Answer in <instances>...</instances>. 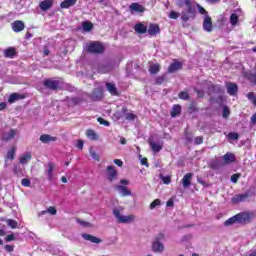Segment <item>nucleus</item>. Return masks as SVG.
I'll list each match as a JSON object with an SVG mask.
<instances>
[{"instance_id":"1","label":"nucleus","mask_w":256,"mask_h":256,"mask_svg":"<svg viewBox=\"0 0 256 256\" xmlns=\"http://www.w3.org/2000/svg\"><path fill=\"white\" fill-rule=\"evenodd\" d=\"M177 7H185V10H182L181 12V21L183 23H186L190 20H195L197 16V10L201 15H205V17L208 16L207 10H205V8H203V6L200 4H195L192 0H177Z\"/></svg>"},{"instance_id":"2","label":"nucleus","mask_w":256,"mask_h":256,"mask_svg":"<svg viewBox=\"0 0 256 256\" xmlns=\"http://www.w3.org/2000/svg\"><path fill=\"white\" fill-rule=\"evenodd\" d=\"M255 218V213L251 211H243L241 213L235 214L234 216L228 218L224 221V226L229 227L238 223L239 225H248L252 222V219Z\"/></svg>"},{"instance_id":"3","label":"nucleus","mask_w":256,"mask_h":256,"mask_svg":"<svg viewBox=\"0 0 256 256\" xmlns=\"http://www.w3.org/2000/svg\"><path fill=\"white\" fill-rule=\"evenodd\" d=\"M62 85H64L62 79H46L43 81L44 88L52 91L62 90Z\"/></svg>"},{"instance_id":"4","label":"nucleus","mask_w":256,"mask_h":256,"mask_svg":"<svg viewBox=\"0 0 256 256\" xmlns=\"http://www.w3.org/2000/svg\"><path fill=\"white\" fill-rule=\"evenodd\" d=\"M112 214H114V217L115 219H117V222L119 224H130L132 222H135V217L133 215L122 216L120 210H118L117 208H114L112 210Z\"/></svg>"},{"instance_id":"5","label":"nucleus","mask_w":256,"mask_h":256,"mask_svg":"<svg viewBox=\"0 0 256 256\" xmlns=\"http://www.w3.org/2000/svg\"><path fill=\"white\" fill-rule=\"evenodd\" d=\"M87 52L89 54H103L105 52V47L101 42L93 41L87 44Z\"/></svg>"},{"instance_id":"6","label":"nucleus","mask_w":256,"mask_h":256,"mask_svg":"<svg viewBox=\"0 0 256 256\" xmlns=\"http://www.w3.org/2000/svg\"><path fill=\"white\" fill-rule=\"evenodd\" d=\"M118 177V171L115 169L114 166H107L106 168V178L107 181L113 183L115 179Z\"/></svg>"},{"instance_id":"7","label":"nucleus","mask_w":256,"mask_h":256,"mask_svg":"<svg viewBox=\"0 0 256 256\" xmlns=\"http://www.w3.org/2000/svg\"><path fill=\"white\" fill-rule=\"evenodd\" d=\"M147 32L149 36L155 37L156 35L161 34V27L159 26V24L151 23L148 26Z\"/></svg>"},{"instance_id":"8","label":"nucleus","mask_w":256,"mask_h":256,"mask_svg":"<svg viewBox=\"0 0 256 256\" xmlns=\"http://www.w3.org/2000/svg\"><path fill=\"white\" fill-rule=\"evenodd\" d=\"M81 237L85 241H90L93 244H101L102 243L101 238H98L96 236H92L91 234H88V233H82Z\"/></svg>"},{"instance_id":"9","label":"nucleus","mask_w":256,"mask_h":256,"mask_svg":"<svg viewBox=\"0 0 256 256\" xmlns=\"http://www.w3.org/2000/svg\"><path fill=\"white\" fill-rule=\"evenodd\" d=\"M212 19L210 16H205L204 21H202V29H204L205 32H212Z\"/></svg>"},{"instance_id":"10","label":"nucleus","mask_w":256,"mask_h":256,"mask_svg":"<svg viewBox=\"0 0 256 256\" xmlns=\"http://www.w3.org/2000/svg\"><path fill=\"white\" fill-rule=\"evenodd\" d=\"M130 13H144L145 8L143 5H140L138 2H133L129 6Z\"/></svg>"},{"instance_id":"11","label":"nucleus","mask_w":256,"mask_h":256,"mask_svg":"<svg viewBox=\"0 0 256 256\" xmlns=\"http://www.w3.org/2000/svg\"><path fill=\"white\" fill-rule=\"evenodd\" d=\"M25 98H27V96L25 94L12 93L9 96L8 103L13 104L16 101L24 100Z\"/></svg>"},{"instance_id":"12","label":"nucleus","mask_w":256,"mask_h":256,"mask_svg":"<svg viewBox=\"0 0 256 256\" xmlns=\"http://www.w3.org/2000/svg\"><path fill=\"white\" fill-rule=\"evenodd\" d=\"M16 136V130L15 129H10L9 132H3L1 136V140L3 142H9Z\"/></svg>"},{"instance_id":"13","label":"nucleus","mask_w":256,"mask_h":256,"mask_svg":"<svg viewBox=\"0 0 256 256\" xmlns=\"http://www.w3.org/2000/svg\"><path fill=\"white\" fill-rule=\"evenodd\" d=\"M102 98H103V90L101 88H95L91 94L92 101H101Z\"/></svg>"},{"instance_id":"14","label":"nucleus","mask_w":256,"mask_h":256,"mask_svg":"<svg viewBox=\"0 0 256 256\" xmlns=\"http://www.w3.org/2000/svg\"><path fill=\"white\" fill-rule=\"evenodd\" d=\"M180 70H182V63L180 61H176L174 63H171L170 66H168L167 73L171 74Z\"/></svg>"},{"instance_id":"15","label":"nucleus","mask_w":256,"mask_h":256,"mask_svg":"<svg viewBox=\"0 0 256 256\" xmlns=\"http://www.w3.org/2000/svg\"><path fill=\"white\" fill-rule=\"evenodd\" d=\"M248 198H249V192H247L245 194L235 195L231 199V201H232V204H238V203L246 201Z\"/></svg>"},{"instance_id":"16","label":"nucleus","mask_w":256,"mask_h":256,"mask_svg":"<svg viewBox=\"0 0 256 256\" xmlns=\"http://www.w3.org/2000/svg\"><path fill=\"white\" fill-rule=\"evenodd\" d=\"M13 32L19 33L22 32L25 29V24L23 21L17 20L14 21L12 24Z\"/></svg>"},{"instance_id":"17","label":"nucleus","mask_w":256,"mask_h":256,"mask_svg":"<svg viewBox=\"0 0 256 256\" xmlns=\"http://www.w3.org/2000/svg\"><path fill=\"white\" fill-rule=\"evenodd\" d=\"M228 95L235 96L238 93V85L235 83H227L226 85Z\"/></svg>"},{"instance_id":"18","label":"nucleus","mask_w":256,"mask_h":256,"mask_svg":"<svg viewBox=\"0 0 256 256\" xmlns=\"http://www.w3.org/2000/svg\"><path fill=\"white\" fill-rule=\"evenodd\" d=\"M193 178V173H186L182 178V186L183 188H188L191 186V181Z\"/></svg>"},{"instance_id":"19","label":"nucleus","mask_w":256,"mask_h":256,"mask_svg":"<svg viewBox=\"0 0 256 256\" xmlns=\"http://www.w3.org/2000/svg\"><path fill=\"white\" fill-rule=\"evenodd\" d=\"M40 142H42L43 144H49L50 142H56L57 141V137H52L49 134H42V136H40Z\"/></svg>"},{"instance_id":"20","label":"nucleus","mask_w":256,"mask_h":256,"mask_svg":"<svg viewBox=\"0 0 256 256\" xmlns=\"http://www.w3.org/2000/svg\"><path fill=\"white\" fill-rule=\"evenodd\" d=\"M40 10L47 11L53 7V0H44L39 3Z\"/></svg>"},{"instance_id":"21","label":"nucleus","mask_w":256,"mask_h":256,"mask_svg":"<svg viewBox=\"0 0 256 256\" xmlns=\"http://www.w3.org/2000/svg\"><path fill=\"white\" fill-rule=\"evenodd\" d=\"M165 250V246L158 241L152 243V251L155 253H161Z\"/></svg>"},{"instance_id":"22","label":"nucleus","mask_w":256,"mask_h":256,"mask_svg":"<svg viewBox=\"0 0 256 256\" xmlns=\"http://www.w3.org/2000/svg\"><path fill=\"white\" fill-rule=\"evenodd\" d=\"M134 31L140 35H144L145 33H147L148 28L144 26L143 23H137L136 25H134Z\"/></svg>"},{"instance_id":"23","label":"nucleus","mask_w":256,"mask_h":256,"mask_svg":"<svg viewBox=\"0 0 256 256\" xmlns=\"http://www.w3.org/2000/svg\"><path fill=\"white\" fill-rule=\"evenodd\" d=\"M106 89H107L108 93H110L112 96H118V95H120V94L118 93V90H117V88L115 87V85H114L113 83H111V82H107V83H106Z\"/></svg>"},{"instance_id":"24","label":"nucleus","mask_w":256,"mask_h":256,"mask_svg":"<svg viewBox=\"0 0 256 256\" xmlns=\"http://www.w3.org/2000/svg\"><path fill=\"white\" fill-rule=\"evenodd\" d=\"M77 0H63L60 4L61 9H69L70 7L75 6Z\"/></svg>"},{"instance_id":"25","label":"nucleus","mask_w":256,"mask_h":256,"mask_svg":"<svg viewBox=\"0 0 256 256\" xmlns=\"http://www.w3.org/2000/svg\"><path fill=\"white\" fill-rule=\"evenodd\" d=\"M47 167H48V170H47L48 181H52L53 180V172H54V169H55V164L53 162H48Z\"/></svg>"},{"instance_id":"26","label":"nucleus","mask_w":256,"mask_h":256,"mask_svg":"<svg viewBox=\"0 0 256 256\" xmlns=\"http://www.w3.org/2000/svg\"><path fill=\"white\" fill-rule=\"evenodd\" d=\"M149 147H151V151L153 153H159L162 151V148H163L162 145H159L158 143L152 140L149 141Z\"/></svg>"},{"instance_id":"27","label":"nucleus","mask_w":256,"mask_h":256,"mask_svg":"<svg viewBox=\"0 0 256 256\" xmlns=\"http://www.w3.org/2000/svg\"><path fill=\"white\" fill-rule=\"evenodd\" d=\"M16 55V49L13 47H9L8 49H5L3 52V56L6 58L13 59Z\"/></svg>"},{"instance_id":"28","label":"nucleus","mask_w":256,"mask_h":256,"mask_svg":"<svg viewBox=\"0 0 256 256\" xmlns=\"http://www.w3.org/2000/svg\"><path fill=\"white\" fill-rule=\"evenodd\" d=\"M180 114H181V106L178 104H175L174 106H172V110L170 112L171 117L174 118Z\"/></svg>"},{"instance_id":"29","label":"nucleus","mask_w":256,"mask_h":256,"mask_svg":"<svg viewBox=\"0 0 256 256\" xmlns=\"http://www.w3.org/2000/svg\"><path fill=\"white\" fill-rule=\"evenodd\" d=\"M223 161L224 163L226 164H231V163H234L235 162V156L234 154H231V153H227V154H224L223 156Z\"/></svg>"},{"instance_id":"30","label":"nucleus","mask_w":256,"mask_h":256,"mask_svg":"<svg viewBox=\"0 0 256 256\" xmlns=\"http://www.w3.org/2000/svg\"><path fill=\"white\" fill-rule=\"evenodd\" d=\"M117 189L121 192L122 197L131 196L132 192L126 186H117Z\"/></svg>"},{"instance_id":"31","label":"nucleus","mask_w":256,"mask_h":256,"mask_svg":"<svg viewBox=\"0 0 256 256\" xmlns=\"http://www.w3.org/2000/svg\"><path fill=\"white\" fill-rule=\"evenodd\" d=\"M160 71H161V65H159L158 63L152 64L151 66H149V73H151L152 75H155Z\"/></svg>"},{"instance_id":"32","label":"nucleus","mask_w":256,"mask_h":256,"mask_svg":"<svg viewBox=\"0 0 256 256\" xmlns=\"http://www.w3.org/2000/svg\"><path fill=\"white\" fill-rule=\"evenodd\" d=\"M32 159L31 152L25 153V155L20 157V164H27L29 160Z\"/></svg>"},{"instance_id":"33","label":"nucleus","mask_w":256,"mask_h":256,"mask_svg":"<svg viewBox=\"0 0 256 256\" xmlns=\"http://www.w3.org/2000/svg\"><path fill=\"white\" fill-rule=\"evenodd\" d=\"M86 135L92 141L98 140V134L93 129H88Z\"/></svg>"},{"instance_id":"34","label":"nucleus","mask_w":256,"mask_h":256,"mask_svg":"<svg viewBox=\"0 0 256 256\" xmlns=\"http://www.w3.org/2000/svg\"><path fill=\"white\" fill-rule=\"evenodd\" d=\"M94 28V24L91 22H82V30L84 32H90Z\"/></svg>"},{"instance_id":"35","label":"nucleus","mask_w":256,"mask_h":256,"mask_svg":"<svg viewBox=\"0 0 256 256\" xmlns=\"http://www.w3.org/2000/svg\"><path fill=\"white\" fill-rule=\"evenodd\" d=\"M15 154H16V147L13 146L8 151V154L6 155V160H14L15 159Z\"/></svg>"},{"instance_id":"36","label":"nucleus","mask_w":256,"mask_h":256,"mask_svg":"<svg viewBox=\"0 0 256 256\" xmlns=\"http://www.w3.org/2000/svg\"><path fill=\"white\" fill-rule=\"evenodd\" d=\"M178 98L183 101H188L191 97L189 96L188 92L182 91V92H179Z\"/></svg>"},{"instance_id":"37","label":"nucleus","mask_w":256,"mask_h":256,"mask_svg":"<svg viewBox=\"0 0 256 256\" xmlns=\"http://www.w3.org/2000/svg\"><path fill=\"white\" fill-rule=\"evenodd\" d=\"M181 13H178L175 10H171V12L168 14V18L172 20H177L180 17Z\"/></svg>"},{"instance_id":"38","label":"nucleus","mask_w":256,"mask_h":256,"mask_svg":"<svg viewBox=\"0 0 256 256\" xmlns=\"http://www.w3.org/2000/svg\"><path fill=\"white\" fill-rule=\"evenodd\" d=\"M239 138L240 136L237 132H230L227 134V139H230L232 141L238 140Z\"/></svg>"},{"instance_id":"39","label":"nucleus","mask_w":256,"mask_h":256,"mask_svg":"<svg viewBox=\"0 0 256 256\" xmlns=\"http://www.w3.org/2000/svg\"><path fill=\"white\" fill-rule=\"evenodd\" d=\"M249 101H252L253 105L256 107V95L253 92H250L246 95Z\"/></svg>"},{"instance_id":"40","label":"nucleus","mask_w":256,"mask_h":256,"mask_svg":"<svg viewBox=\"0 0 256 256\" xmlns=\"http://www.w3.org/2000/svg\"><path fill=\"white\" fill-rule=\"evenodd\" d=\"M230 23H231L232 26L237 25V23H238V16H237V14H235V13L231 14V16H230Z\"/></svg>"},{"instance_id":"41","label":"nucleus","mask_w":256,"mask_h":256,"mask_svg":"<svg viewBox=\"0 0 256 256\" xmlns=\"http://www.w3.org/2000/svg\"><path fill=\"white\" fill-rule=\"evenodd\" d=\"M188 111H189L190 114H192V113H195V112H199V108L196 106L195 103H192V104L189 105Z\"/></svg>"},{"instance_id":"42","label":"nucleus","mask_w":256,"mask_h":256,"mask_svg":"<svg viewBox=\"0 0 256 256\" xmlns=\"http://www.w3.org/2000/svg\"><path fill=\"white\" fill-rule=\"evenodd\" d=\"M166 81V75L158 76V78L155 79V84L156 85H162L163 82Z\"/></svg>"},{"instance_id":"43","label":"nucleus","mask_w":256,"mask_h":256,"mask_svg":"<svg viewBox=\"0 0 256 256\" xmlns=\"http://www.w3.org/2000/svg\"><path fill=\"white\" fill-rule=\"evenodd\" d=\"M161 205V200L159 199H155L153 200V202L151 203V205H149V208L151 210H154L157 206Z\"/></svg>"},{"instance_id":"44","label":"nucleus","mask_w":256,"mask_h":256,"mask_svg":"<svg viewBox=\"0 0 256 256\" xmlns=\"http://www.w3.org/2000/svg\"><path fill=\"white\" fill-rule=\"evenodd\" d=\"M6 223H8V226L12 229H16L17 226H18V224L15 220L9 219V220L6 221Z\"/></svg>"},{"instance_id":"45","label":"nucleus","mask_w":256,"mask_h":256,"mask_svg":"<svg viewBox=\"0 0 256 256\" xmlns=\"http://www.w3.org/2000/svg\"><path fill=\"white\" fill-rule=\"evenodd\" d=\"M223 118L227 119L230 116V110L227 106L223 107V112H222Z\"/></svg>"},{"instance_id":"46","label":"nucleus","mask_w":256,"mask_h":256,"mask_svg":"<svg viewBox=\"0 0 256 256\" xmlns=\"http://www.w3.org/2000/svg\"><path fill=\"white\" fill-rule=\"evenodd\" d=\"M197 183L200 184L204 188H209L211 186L210 183L203 181L201 178H197Z\"/></svg>"},{"instance_id":"47","label":"nucleus","mask_w":256,"mask_h":256,"mask_svg":"<svg viewBox=\"0 0 256 256\" xmlns=\"http://www.w3.org/2000/svg\"><path fill=\"white\" fill-rule=\"evenodd\" d=\"M240 178H241V174L240 173H236V174L231 176L230 181L232 183H237L238 179H240Z\"/></svg>"},{"instance_id":"48","label":"nucleus","mask_w":256,"mask_h":256,"mask_svg":"<svg viewBox=\"0 0 256 256\" xmlns=\"http://www.w3.org/2000/svg\"><path fill=\"white\" fill-rule=\"evenodd\" d=\"M21 185L24 187H30L31 186V181L28 178H23L21 180Z\"/></svg>"},{"instance_id":"49","label":"nucleus","mask_w":256,"mask_h":256,"mask_svg":"<svg viewBox=\"0 0 256 256\" xmlns=\"http://www.w3.org/2000/svg\"><path fill=\"white\" fill-rule=\"evenodd\" d=\"M136 117L137 116L135 114H133V113H126L125 114V119L129 120V121H134L136 119Z\"/></svg>"},{"instance_id":"50","label":"nucleus","mask_w":256,"mask_h":256,"mask_svg":"<svg viewBox=\"0 0 256 256\" xmlns=\"http://www.w3.org/2000/svg\"><path fill=\"white\" fill-rule=\"evenodd\" d=\"M98 123H100V125H104L106 127L110 126V122L105 120V119H103V118H101V117L98 118Z\"/></svg>"},{"instance_id":"51","label":"nucleus","mask_w":256,"mask_h":256,"mask_svg":"<svg viewBox=\"0 0 256 256\" xmlns=\"http://www.w3.org/2000/svg\"><path fill=\"white\" fill-rule=\"evenodd\" d=\"M203 142H204V139L202 136H198V137L194 138V144H196V145H201V144H203Z\"/></svg>"},{"instance_id":"52","label":"nucleus","mask_w":256,"mask_h":256,"mask_svg":"<svg viewBox=\"0 0 256 256\" xmlns=\"http://www.w3.org/2000/svg\"><path fill=\"white\" fill-rule=\"evenodd\" d=\"M47 212L50 213V215L54 216L57 214V209L54 206H50L47 208Z\"/></svg>"},{"instance_id":"53","label":"nucleus","mask_w":256,"mask_h":256,"mask_svg":"<svg viewBox=\"0 0 256 256\" xmlns=\"http://www.w3.org/2000/svg\"><path fill=\"white\" fill-rule=\"evenodd\" d=\"M77 223L80 224L82 227H91L90 222H85L84 220L77 219Z\"/></svg>"},{"instance_id":"54","label":"nucleus","mask_w":256,"mask_h":256,"mask_svg":"<svg viewBox=\"0 0 256 256\" xmlns=\"http://www.w3.org/2000/svg\"><path fill=\"white\" fill-rule=\"evenodd\" d=\"M15 239H16V237H15V234H9L8 236H6L5 237V241L7 242V243H9V242H12V241H15Z\"/></svg>"},{"instance_id":"55","label":"nucleus","mask_w":256,"mask_h":256,"mask_svg":"<svg viewBox=\"0 0 256 256\" xmlns=\"http://www.w3.org/2000/svg\"><path fill=\"white\" fill-rule=\"evenodd\" d=\"M89 154L91 155L92 159L95 161H99V155L96 154L95 151L89 150Z\"/></svg>"},{"instance_id":"56","label":"nucleus","mask_w":256,"mask_h":256,"mask_svg":"<svg viewBox=\"0 0 256 256\" xmlns=\"http://www.w3.org/2000/svg\"><path fill=\"white\" fill-rule=\"evenodd\" d=\"M162 182L166 185H169L171 183V177L170 176H163Z\"/></svg>"},{"instance_id":"57","label":"nucleus","mask_w":256,"mask_h":256,"mask_svg":"<svg viewBox=\"0 0 256 256\" xmlns=\"http://www.w3.org/2000/svg\"><path fill=\"white\" fill-rule=\"evenodd\" d=\"M4 248H5L6 252L11 253V252L14 251L15 246H12L10 244H6Z\"/></svg>"},{"instance_id":"58","label":"nucleus","mask_w":256,"mask_h":256,"mask_svg":"<svg viewBox=\"0 0 256 256\" xmlns=\"http://www.w3.org/2000/svg\"><path fill=\"white\" fill-rule=\"evenodd\" d=\"M76 147H77L79 150H83V147H84V142H83V140H77Z\"/></svg>"},{"instance_id":"59","label":"nucleus","mask_w":256,"mask_h":256,"mask_svg":"<svg viewBox=\"0 0 256 256\" xmlns=\"http://www.w3.org/2000/svg\"><path fill=\"white\" fill-rule=\"evenodd\" d=\"M164 239H165V234L159 233V235L156 236L155 241L160 242L161 240H164Z\"/></svg>"},{"instance_id":"60","label":"nucleus","mask_w":256,"mask_h":256,"mask_svg":"<svg viewBox=\"0 0 256 256\" xmlns=\"http://www.w3.org/2000/svg\"><path fill=\"white\" fill-rule=\"evenodd\" d=\"M185 137H186V140H188L189 142H192V139H193L192 133L186 132Z\"/></svg>"},{"instance_id":"61","label":"nucleus","mask_w":256,"mask_h":256,"mask_svg":"<svg viewBox=\"0 0 256 256\" xmlns=\"http://www.w3.org/2000/svg\"><path fill=\"white\" fill-rule=\"evenodd\" d=\"M248 79L254 80V85H256V72H254L253 74H249Z\"/></svg>"},{"instance_id":"62","label":"nucleus","mask_w":256,"mask_h":256,"mask_svg":"<svg viewBox=\"0 0 256 256\" xmlns=\"http://www.w3.org/2000/svg\"><path fill=\"white\" fill-rule=\"evenodd\" d=\"M114 164L118 167H122L124 165V162H122L120 159H114Z\"/></svg>"},{"instance_id":"63","label":"nucleus","mask_w":256,"mask_h":256,"mask_svg":"<svg viewBox=\"0 0 256 256\" xmlns=\"http://www.w3.org/2000/svg\"><path fill=\"white\" fill-rule=\"evenodd\" d=\"M250 123H252L253 125H256V113H254L250 118Z\"/></svg>"},{"instance_id":"64","label":"nucleus","mask_w":256,"mask_h":256,"mask_svg":"<svg viewBox=\"0 0 256 256\" xmlns=\"http://www.w3.org/2000/svg\"><path fill=\"white\" fill-rule=\"evenodd\" d=\"M141 165L148 167V159L147 158H142L141 159Z\"/></svg>"}]
</instances>
